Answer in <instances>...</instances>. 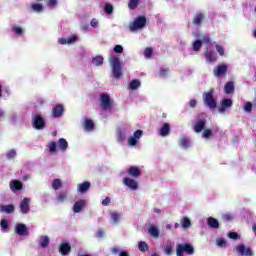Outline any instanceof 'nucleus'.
I'll return each instance as SVG.
<instances>
[{"instance_id":"nucleus-1","label":"nucleus","mask_w":256,"mask_h":256,"mask_svg":"<svg viewBox=\"0 0 256 256\" xmlns=\"http://www.w3.org/2000/svg\"><path fill=\"white\" fill-rule=\"evenodd\" d=\"M110 65L112 67V73L115 77V79H119L123 73L121 72V61L119 58L115 55H112L109 59Z\"/></svg>"},{"instance_id":"nucleus-2","label":"nucleus","mask_w":256,"mask_h":256,"mask_svg":"<svg viewBox=\"0 0 256 256\" xmlns=\"http://www.w3.org/2000/svg\"><path fill=\"white\" fill-rule=\"evenodd\" d=\"M147 25V19L143 16H139L132 23L129 24V29L133 33L141 31Z\"/></svg>"},{"instance_id":"nucleus-3","label":"nucleus","mask_w":256,"mask_h":256,"mask_svg":"<svg viewBox=\"0 0 256 256\" xmlns=\"http://www.w3.org/2000/svg\"><path fill=\"white\" fill-rule=\"evenodd\" d=\"M131 133V127L129 126H122L117 129L116 137L118 143H123L125 139H127V135Z\"/></svg>"},{"instance_id":"nucleus-4","label":"nucleus","mask_w":256,"mask_h":256,"mask_svg":"<svg viewBox=\"0 0 256 256\" xmlns=\"http://www.w3.org/2000/svg\"><path fill=\"white\" fill-rule=\"evenodd\" d=\"M143 137V130H137L127 140L128 147H137L139 140Z\"/></svg>"},{"instance_id":"nucleus-5","label":"nucleus","mask_w":256,"mask_h":256,"mask_svg":"<svg viewBox=\"0 0 256 256\" xmlns=\"http://www.w3.org/2000/svg\"><path fill=\"white\" fill-rule=\"evenodd\" d=\"M213 90H210L206 93H204L203 100L205 105L209 107L210 109H215L217 107V102L215 101V98H213Z\"/></svg>"},{"instance_id":"nucleus-6","label":"nucleus","mask_w":256,"mask_h":256,"mask_svg":"<svg viewBox=\"0 0 256 256\" xmlns=\"http://www.w3.org/2000/svg\"><path fill=\"white\" fill-rule=\"evenodd\" d=\"M177 256H183V253H188V255H193L194 249L191 244H178L176 248Z\"/></svg>"},{"instance_id":"nucleus-7","label":"nucleus","mask_w":256,"mask_h":256,"mask_svg":"<svg viewBox=\"0 0 256 256\" xmlns=\"http://www.w3.org/2000/svg\"><path fill=\"white\" fill-rule=\"evenodd\" d=\"M112 103H113V100H111V98L107 94L100 95V105L102 109H104V111L111 109Z\"/></svg>"},{"instance_id":"nucleus-8","label":"nucleus","mask_w":256,"mask_h":256,"mask_svg":"<svg viewBox=\"0 0 256 256\" xmlns=\"http://www.w3.org/2000/svg\"><path fill=\"white\" fill-rule=\"evenodd\" d=\"M123 183L128 189H131L132 191H137L139 189V184L137 183V180L130 178V177H125L123 179Z\"/></svg>"},{"instance_id":"nucleus-9","label":"nucleus","mask_w":256,"mask_h":256,"mask_svg":"<svg viewBox=\"0 0 256 256\" xmlns=\"http://www.w3.org/2000/svg\"><path fill=\"white\" fill-rule=\"evenodd\" d=\"M230 107H233V100H231L230 98H225L221 101L218 111L219 113H225V111H227V109H230Z\"/></svg>"},{"instance_id":"nucleus-10","label":"nucleus","mask_w":256,"mask_h":256,"mask_svg":"<svg viewBox=\"0 0 256 256\" xmlns=\"http://www.w3.org/2000/svg\"><path fill=\"white\" fill-rule=\"evenodd\" d=\"M236 251L239 253V255H244V256H253V250H251L250 247H247L245 245H238L236 246Z\"/></svg>"},{"instance_id":"nucleus-11","label":"nucleus","mask_w":256,"mask_h":256,"mask_svg":"<svg viewBox=\"0 0 256 256\" xmlns=\"http://www.w3.org/2000/svg\"><path fill=\"white\" fill-rule=\"evenodd\" d=\"M79 41V36L77 35H72L68 38H59L58 39V43H60V45H73V43Z\"/></svg>"},{"instance_id":"nucleus-12","label":"nucleus","mask_w":256,"mask_h":256,"mask_svg":"<svg viewBox=\"0 0 256 256\" xmlns=\"http://www.w3.org/2000/svg\"><path fill=\"white\" fill-rule=\"evenodd\" d=\"M86 206L87 201L80 199L74 203L72 210L74 211V213H81Z\"/></svg>"},{"instance_id":"nucleus-13","label":"nucleus","mask_w":256,"mask_h":256,"mask_svg":"<svg viewBox=\"0 0 256 256\" xmlns=\"http://www.w3.org/2000/svg\"><path fill=\"white\" fill-rule=\"evenodd\" d=\"M33 126L35 127V129H43V127H45V120L41 115L34 116Z\"/></svg>"},{"instance_id":"nucleus-14","label":"nucleus","mask_w":256,"mask_h":256,"mask_svg":"<svg viewBox=\"0 0 256 256\" xmlns=\"http://www.w3.org/2000/svg\"><path fill=\"white\" fill-rule=\"evenodd\" d=\"M227 65H218L216 68H214V75L215 77H221V75H225L227 73Z\"/></svg>"},{"instance_id":"nucleus-15","label":"nucleus","mask_w":256,"mask_h":256,"mask_svg":"<svg viewBox=\"0 0 256 256\" xmlns=\"http://www.w3.org/2000/svg\"><path fill=\"white\" fill-rule=\"evenodd\" d=\"M205 57L208 63H215V61H217V54L213 53V50L210 48L207 49Z\"/></svg>"},{"instance_id":"nucleus-16","label":"nucleus","mask_w":256,"mask_h":256,"mask_svg":"<svg viewBox=\"0 0 256 256\" xmlns=\"http://www.w3.org/2000/svg\"><path fill=\"white\" fill-rule=\"evenodd\" d=\"M127 173L131 175V177H141L142 170L139 167L132 166L127 170Z\"/></svg>"},{"instance_id":"nucleus-17","label":"nucleus","mask_w":256,"mask_h":256,"mask_svg":"<svg viewBox=\"0 0 256 256\" xmlns=\"http://www.w3.org/2000/svg\"><path fill=\"white\" fill-rule=\"evenodd\" d=\"M65 111V108L61 104H57L56 106L53 107L52 113L53 117H61L63 115V112Z\"/></svg>"},{"instance_id":"nucleus-18","label":"nucleus","mask_w":256,"mask_h":256,"mask_svg":"<svg viewBox=\"0 0 256 256\" xmlns=\"http://www.w3.org/2000/svg\"><path fill=\"white\" fill-rule=\"evenodd\" d=\"M91 187L90 182H83L77 185V191L78 193H87L89 191V188Z\"/></svg>"},{"instance_id":"nucleus-19","label":"nucleus","mask_w":256,"mask_h":256,"mask_svg":"<svg viewBox=\"0 0 256 256\" xmlns=\"http://www.w3.org/2000/svg\"><path fill=\"white\" fill-rule=\"evenodd\" d=\"M29 203H31V199L24 198L20 204L21 213H29Z\"/></svg>"},{"instance_id":"nucleus-20","label":"nucleus","mask_w":256,"mask_h":256,"mask_svg":"<svg viewBox=\"0 0 256 256\" xmlns=\"http://www.w3.org/2000/svg\"><path fill=\"white\" fill-rule=\"evenodd\" d=\"M17 235L25 236L28 233L27 226L25 224H17L15 227Z\"/></svg>"},{"instance_id":"nucleus-21","label":"nucleus","mask_w":256,"mask_h":256,"mask_svg":"<svg viewBox=\"0 0 256 256\" xmlns=\"http://www.w3.org/2000/svg\"><path fill=\"white\" fill-rule=\"evenodd\" d=\"M11 191H21L23 189V184L19 180H13L10 182Z\"/></svg>"},{"instance_id":"nucleus-22","label":"nucleus","mask_w":256,"mask_h":256,"mask_svg":"<svg viewBox=\"0 0 256 256\" xmlns=\"http://www.w3.org/2000/svg\"><path fill=\"white\" fill-rule=\"evenodd\" d=\"M169 131H171V126L169 123H164L159 131V135H161V137H167V135H169Z\"/></svg>"},{"instance_id":"nucleus-23","label":"nucleus","mask_w":256,"mask_h":256,"mask_svg":"<svg viewBox=\"0 0 256 256\" xmlns=\"http://www.w3.org/2000/svg\"><path fill=\"white\" fill-rule=\"evenodd\" d=\"M148 233L149 235H151L152 237H154L155 239H157L159 237V228L155 225H152L148 228Z\"/></svg>"},{"instance_id":"nucleus-24","label":"nucleus","mask_w":256,"mask_h":256,"mask_svg":"<svg viewBox=\"0 0 256 256\" xmlns=\"http://www.w3.org/2000/svg\"><path fill=\"white\" fill-rule=\"evenodd\" d=\"M67 147H69V143H67V140L64 138H60L58 140V149L60 151H67Z\"/></svg>"},{"instance_id":"nucleus-25","label":"nucleus","mask_w":256,"mask_h":256,"mask_svg":"<svg viewBox=\"0 0 256 256\" xmlns=\"http://www.w3.org/2000/svg\"><path fill=\"white\" fill-rule=\"evenodd\" d=\"M15 207L13 205H0V213H13Z\"/></svg>"},{"instance_id":"nucleus-26","label":"nucleus","mask_w":256,"mask_h":256,"mask_svg":"<svg viewBox=\"0 0 256 256\" xmlns=\"http://www.w3.org/2000/svg\"><path fill=\"white\" fill-rule=\"evenodd\" d=\"M110 217H111V222H112L114 225H117V223H119V221H121V214H120V213L112 212V213L110 214Z\"/></svg>"},{"instance_id":"nucleus-27","label":"nucleus","mask_w":256,"mask_h":256,"mask_svg":"<svg viewBox=\"0 0 256 256\" xmlns=\"http://www.w3.org/2000/svg\"><path fill=\"white\" fill-rule=\"evenodd\" d=\"M94 128L95 124L93 123V121L91 119H86L84 122L85 131H93Z\"/></svg>"},{"instance_id":"nucleus-28","label":"nucleus","mask_w":256,"mask_h":256,"mask_svg":"<svg viewBox=\"0 0 256 256\" xmlns=\"http://www.w3.org/2000/svg\"><path fill=\"white\" fill-rule=\"evenodd\" d=\"M69 251H71V246L68 243H62L60 245V253L62 255H67V253H69Z\"/></svg>"},{"instance_id":"nucleus-29","label":"nucleus","mask_w":256,"mask_h":256,"mask_svg":"<svg viewBox=\"0 0 256 256\" xmlns=\"http://www.w3.org/2000/svg\"><path fill=\"white\" fill-rule=\"evenodd\" d=\"M49 241H50L49 236H41L39 238L40 247H43V248L48 247L49 246Z\"/></svg>"},{"instance_id":"nucleus-30","label":"nucleus","mask_w":256,"mask_h":256,"mask_svg":"<svg viewBox=\"0 0 256 256\" xmlns=\"http://www.w3.org/2000/svg\"><path fill=\"white\" fill-rule=\"evenodd\" d=\"M180 223H181L183 229H189V227H191V219H189L188 217H183L180 220Z\"/></svg>"},{"instance_id":"nucleus-31","label":"nucleus","mask_w":256,"mask_h":256,"mask_svg":"<svg viewBox=\"0 0 256 256\" xmlns=\"http://www.w3.org/2000/svg\"><path fill=\"white\" fill-rule=\"evenodd\" d=\"M205 129V122L203 120L198 121V123L194 126V131L196 133H201Z\"/></svg>"},{"instance_id":"nucleus-32","label":"nucleus","mask_w":256,"mask_h":256,"mask_svg":"<svg viewBox=\"0 0 256 256\" xmlns=\"http://www.w3.org/2000/svg\"><path fill=\"white\" fill-rule=\"evenodd\" d=\"M129 87L132 91H135V89H139L141 87V81L138 79L132 80Z\"/></svg>"},{"instance_id":"nucleus-33","label":"nucleus","mask_w":256,"mask_h":256,"mask_svg":"<svg viewBox=\"0 0 256 256\" xmlns=\"http://www.w3.org/2000/svg\"><path fill=\"white\" fill-rule=\"evenodd\" d=\"M31 9H32V11H35V13H42L43 5L39 4V3H32Z\"/></svg>"},{"instance_id":"nucleus-34","label":"nucleus","mask_w":256,"mask_h":256,"mask_svg":"<svg viewBox=\"0 0 256 256\" xmlns=\"http://www.w3.org/2000/svg\"><path fill=\"white\" fill-rule=\"evenodd\" d=\"M208 225L212 229H217L219 227V221H217V219H215V218L210 217V218H208Z\"/></svg>"},{"instance_id":"nucleus-35","label":"nucleus","mask_w":256,"mask_h":256,"mask_svg":"<svg viewBox=\"0 0 256 256\" xmlns=\"http://www.w3.org/2000/svg\"><path fill=\"white\" fill-rule=\"evenodd\" d=\"M235 89V86L233 85L232 82H228L225 86H224V91L225 93L229 94V93H233Z\"/></svg>"},{"instance_id":"nucleus-36","label":"nucleus","mask_w":256,"mask_h":256,"mask_svg":"<svg viewBox=\"0 0 256 256\" xmlns=\"http://www.w3.org/2000/svg\"><path fill=\"white\" fill-rule=\"evenodd\" d=\"M93 65H96V67H99V65H103V56H96L92 59Z\"/></svg>"},{"instance_id":"nucleus-37","label":"nucleus","mask_w":256,"mask_h":256,"mask_svg":"<svg viewBox=\"0 0 256 256\" xmlns=\"http://www.w3.org/2000/svg\"><path fill=\"white\" fill-rule=\"evenodd\" d=\"M180 145L183 149H187V147L191 146V142H189V139L182 137L180 140Z\"/></svg>"},{"instance_id":"nucleus-38","label":"nucleus","mask_w":256,"mask_h":256,"mask_svg":"<svg viewBox=\"0 0 256 256\" xmlns=\"http://www.w3.org/2000/svg\"><path fill=\"white\" fill-rule=\"evenodd\" d=\"M47 147H48L50 153H52V154L57 153V143L50 142V143H48Z\"/></svg>"},{"instance_id":"nucleus-39","label":"nucleus","mask_w":256,"mask_h":256,"mask_svg":"<svg viewBox=\"0 0 256 256\" xmlns=\"http://www.w3.org/2000/svg\"><path fill=\"white\" fill-rule=\"evenodd\" d=\"M61 185H62V182L60 179H55L52 182V187H53V189H55V191H57V189H61Z\"/></svg>"},{"instance_id":"nucleus-40","label":"nucleus","mask_w":256,"mask_h":256,"mask_svg":"<svg viewBox=\"0 0 256 256\" xmlns=\"http://www.w3.org/2000/svg\"><path fill=\"white\" fill-rule=\"evenodd\" d=\"M12 31H14L16 35H23L25 33V30L19 26H14Z\"/></svg>"},{"instance_id":"nucleus-41","label":"nucleus","mask_w":256,"mask_h":256,"mask_svg":"<svg viewBox=\"0 0 256 256\" xmlns=\"http://www.w3.org/2000/svg\"><path fill=\"white\" fill-rule=\"evenodd\" d=\"M2 231H7L9 229V221L7 219H3L0 223Z\"/></svg>"},{"instance_id":"nucleus-42","label":"nucleus","mask_w":256,"mask_h":256,"mask_svg":"<svg viewBox=\"0 0 256 256\" xmlns=\"http://www.w3.org/2000/svg\"><path fill=\"white\" fill-rule=\"evenodd\" d=\"M137 5H139V0H130L128 3L129 9H137Z\"/></svg>"},{"instance_id":"nucleus-43","label":"nucleus","mask_w":256,"mask_h":256,"mask_svg":"<svg viewBox=\"0 0 256 256\" xmlns=\"http://www.w3.org/2000/svg\"><path fill=\"white\" fill-rule=\"evenodd\" d=\"M138 249L139 251H147V249H149V246H147V243L141 241L138 243Z\"/></svg>"},{"instance_id":"nucleus-44","label":"nucleus","mask_w":256,"mask_h":256,"mask_svg":"<svg viewBox=\"0 0 256 256\" xmlns=\"http://www.w3.org/2000/svg\"><path fill=\"white\" fill-rule=\"evenodd\" d=\"M201 45H203V42H201V40L194 41L193 50L194 51H199V49H201Z\"/></svg>"},{"instance_id":"nucleus-45","label":"nucleus","mask_w":256,"mask_h":256,"mask_svg":"<svg viewBox=\"0 0 256 256\" xmlns=\"http://www.w3.org/2000/svg\"><path fill=\"white\" fill-rule=\"evenodd\" d=\"M202 137L204 139H209V137H213V131L207 129V130H204L203 134H202Z\"/></svg>"},{"instance_id":"nucleus-46","label":"nucleus","mask_w":256,"mask_h":256,"mask_svg":"<svg viewBox=\"0 0 256 256\" xmlns=\"http://www.w3.org/2000/svg\"><path fill=\"white\" fill-rule=\"evenodd\" d=\"M216 51L219 53V55L221 57H223V55H225V48H223V46L216 44Z\"/></svg>"},{"instance_id":"nucleus-47","label":"nucleus","mask_w":256,"mask_h":256,"mask_svg":"<svg viewBox=\"0 0 256 256\" xmlns=\"http://www.w3.org/2000/svg\"><path fill=\"white\" fill-rule=\"evenodd\" d=\"M151 55H153V49L151 48H146L144 50V56L146 57V59H150Z\"/></svg>"},{"instance_id":"nucleus-48","label":"nucleus","mask_w":256,"mask_h":256,"mask_svg":"<svg viewBox=\"0 0 256 256\" xmlns=\"http://www.w3.org/2000/svg\"><path fill=\"white\" fill-rule=\"evenodd\" d=\"M67 199V194L65 193H61L57 196L56 200L58 201V203H63V201Z\"/></svg>"},{"instance_id":"nucleus-49","label":"nucleus","mask_w":256,"mask_h":256,"mask_svg":"<svg viewBox=\"0 0 256 256\" xmlns=\"http://www.w3.org/2000/svg\"><path fill=\"white\" fill-rule=\"evenodd\" d=\"M201 21H203V14L196 15L194 18L195 25H199V23H201Z\"/></svg>"},{"instance_id":"nucleus-50","label":"nucleus","mask_w":256,"mask_h":256,"mask_svg":"<svg viewBox=\"0 0 256 256\" xmlns=\"http://www.w3.org/2000/svg\"><path fill=\"white\" fill-rule=\"evenodd\" d=\"M251 109H253V104H251V102H247L245 105H244V111L246 113H250Z\"/></svg>"},{"instance_id":"nucleus-51","label":"nucleus","mask_w":256,"mask_h":256,"mask_svg":"<svg viewBox=\"0 0 256 256\" xmlns=\"http://www.w3.org/2000/svg\"><path fill=\"white\" fill-rule=\"evenodd\" d=\"M216 244L218 247H225V245H227V242L225 241V239H217L216 240Z\"/></svg>"},{"instance_id":"nucleus-52","label":"nucleus","mask_w":256,"mask_h":256,"mask_svg":"<svg viewBox=\"0 0 256 256\" xmlns=\"http://www.w3.org/2000/svg\"><path fill=\"white\" fill-rule=\"evenodd\" d=\"M17 155V152L15 150H10L7 154L6 157L7 159H13Z\"/></svg>"},{"instance_id":"nucleus-53","label":"nucleus","mask_w":256,"mask_h":256,"mask_svg":"<svg viewBox=\"0 0 256 256\" xmlns=\"http://www.w3.org/2000/svg\"><path fill=\"white\" fill-rule=\"evenodd\" d=\"M172 251H173V246H171V244H167L165 247L166 255H171Z\"/></svg>"},{"instance_id":"nucleus-54","label":"nucleus","mask_w":256,"mask_h":256,"mask_svg":"<svg viewBox=\"0 0 256 256\" xmlns=\"http://www.w3.org/2000/svg\"><path fill=\"white\" fill-rule=\"evenodd\" d=\"M104 11H106L107 13H113V5L111 4H106L104 6Z\"/></svg>"},{"instance_id":"nucleus-55","label":"nucleus","mask_w":256,"mask_h":256,"mask_svg":"<svg viewBox=\"0 0 256 256\" xmlns=\"http://www.w3.org/2000/svg\"><path fill=\"white\" fill-rule=\"evenodd\" d=\"M228 237L230 239H239V234H237V232H229Z\"/></svg>"},{"instance_id":"nucleus-56","label":"nucleus","mask_w":256,"mask_h":256,"mask_svg":"<svg viewBox=\"0 0 256 256\" xmlns=\"http://www.w3.org/2000/svg\"><path fill=\"white\" fill-rule=\"evenodd\" d=\"M91 27L97 28L99 27V20L98 19H92L90 22Z\"/></svg>"},{"instance_id":"nucleus-57","label":"nucleus","mask_w":256,"mask_h":256,"mask_svg":"<svg viewBox=\"0 0 256 256\" xmlns=\"http://www.w3.org/2000/svg\"><path fill=\"white\" fill-rule=\"evenodd\" d=\"M114 52H115V53H123V46H121V45H116V46L114 47Z\"/></svg>"},{"instance_id":"nucleus-58","label":"nucleus","mask_w":256,"mask_h":256,"mask_svg":"<svg viewBox=\"0 0 256 256\" xmlns=\"http://www.w3.org/2000/svg\"><path fill=\"white\" fill-rule=\"evenodd\" d=\"M222 219H224V221H231L233 219V215L223 214Z\"/></svg>"},{"instance_id":"nucleus-59","label":"nucleus","mask_w":256,"mask_h":256,"mask_svg":"<svg viewBox=\"0 0 256 256\" xmlns=\"http://www.w3.org/2000/svg\"><path fill=\"white\" fill-rule=\"evenodd\" d=\"M109 203H111V199L109 197H106L104 200H102V205L104 207H107V205H109Z\"/></svg>"},{"instance_id":"nucleus-60","label":"nucleus","mask_w":256,"mask_h":256,"mask_svg":"<svg viewBox=\"0 0 256 256\" xmlns=\"http://www.w3.org/2000/svg\"><path fill=\"white\" fill-rule=\"evenodd\" d=\"M209 42H210L209 36H203L202 43H209Z\"/></svg>"},{"instance_id":"nucleus-61","label":"nucleus","mask_w":256,"mask_h":256,"mask_svg":"<svg viewBox=\"0 0 256 256\" xmlns=\"http://www.w3.org/2000/svg\"><path fill=\"white\" fill-rule=\"evenodd\" d=\"M49 5L50 7H55V5H57V0H50Z\"/></svg>"},{"instance_id":"nucleus-62","label":"nucleus","mask_w":256,"mask_h":256,"mask_svg":"<svg viewBox=\"0 0 256 256\" xmlns=\"http://www.w3.org/2000/svg\"><path fill=\"white\" fill-rule=\"evenodd\" d=\"M189 105L191 107H195V105H197V101L196 100H190Z\"/></svg>"},{"instance_id":"nucleus-63","label":"nucleus","mask_w":256,"mask_h":256,"mask_svg":"<svg viewBox=\"0 0 256 256\" xmlns=\"http://www.w3.org/2000/svg\"><path fill=\"white\" fill-rule=\"evenodd\" d=\"M104 235V232L102 230L97 231V237H102Z\"/></svg>"},{"instance_id":"nucleus-64","label":"nucleus","mask_w":256,"mask_h":256,"mask_svg":"<svg viewBox=\"0 0 256 256\" xmlns=\"http://www.w3.org/2000/svg\"><path fill=\"white\" fill-rule=\"evenodd\" d=\"M119 256H129V253L125 252V251H121L119 253Z\"/></svg>"}]
</instances>
